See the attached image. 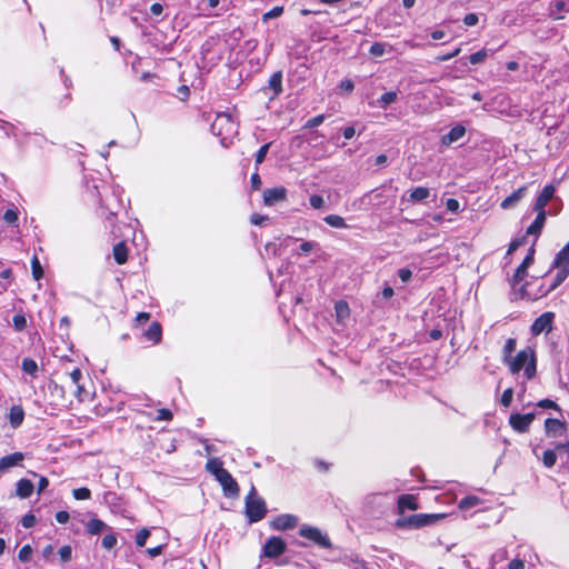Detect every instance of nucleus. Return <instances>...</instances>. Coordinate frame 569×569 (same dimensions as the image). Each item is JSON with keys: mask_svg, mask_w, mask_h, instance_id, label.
Here are the masks:
<instances>
[{"mask_svg": "<svg viewBox=\"0 0 569 569\" xmlns=\"http://www.w3.org/2000/svg\"><path fill=\"white\" fill-rule=\"evenodd\" d=\"M172 419V412L169 409L162 408L158 410V415L156 420H171Z\"/></svg>", "mask_w": 569, "mask_h": 569, "instance_id": "obj_58", "label": "nucleus"}, {"mask_svg": "<svg viewBox=\"0 0 569 569\" xmlns=\"http://www.w3.org/2000/svg\"><path fill=\"white\" fill-rule=\"evenodd\" d=\"M557 452H566L569 460V441L560 442L555 446V449H547L542 455V463L546 468H552L557 461Z\"/></svg>", "mask_w": 569, "mask_h": 569, "instance_id": "obj_11", "label": "nucleus"}, {"mask_svg": "<svg viewBox=\"0 0 569 569\" xmlns=\"http://www.w3.org/2000/svg\"><path fill=\"white\" fill-rule=\"evenodd\" d=\"M86 530L90 535H99L104 530H111V528L108 527V525L102 520L98 518H91L86 525Z\"/></svg>", "mask_w": 569, "mask_h": 569, "instance_id": "obj_22", "label": "nucleus"}, {"mask_svg": "<svg viewBox=\"0 0 569 569\" xmlns=\"http://www.w3.org/2000/svg\"><path fill=\"white\" fill-rule=\"evenodd\" d=\"M537 212L538 213H537L536 219L527 229V234L539 236L543 228V224L546 221V212H541V211H537Z\"/></svg>", "mask_w": 569, "mask_h": 569, "instance_id": "obj_25", "label": "nucleus"}, {"mask_svg": "<svg viewBox=\"0 0 569 569\" xmlns=\"http://www.w3.org/2000/svg\"><path fill=\"white\" fill-rule=\"evenodd\" d=\"M555 268L557 269V273L555 276L552 283L547 289L540 288L537 293L531 295L527 291V288H526L527 286H522L521 290H520L521 298L528 299V300H537L541 297L547 296L552 290H555L558 286H560L569 276V267H565V268L555 267Z\"/></svg>", "mask_w": 569, "mask_h": 569, "instance_id": "obj_4", "label": "nucleus"}, {"mask_svg": "<svg viewBox=\"0 0 569 569\" xmlns=\"http://www.w3.org/2000/svg\"><path fill=\"white\" fill-rule=\"evenodd\" d=\"M269 148H270V143H266V144L261 146L260 149L257 151V153H256V164L257 166L263 162Z\"/></svg>", "mask_w": 569, "mask_h": 569, "instance_id": "obj_50", "label": "nucleus"}, {"mask_svg": "<svg viewBox=\"0 0 569 569\" xmlns=\"http://www.w3.org/2000/svg\"><path fill=\"white\" fill-rule=\"evenodd\" d=\"M323 120H325V116L323 114H318V116L309 119L306 122L305 127L306 128H316V127L320 126L323 122Z\"/></svg>", "mask_w": 569, "mask_h": 569, "instance_id": "obj_56", "label": "nucleus"}, {"mask_svg": "<svg viewBox=\"0 0 569 569\" xmlns=\"http://www.w3.org/2000/svg\"><path fill=\"white\" fill-rule=\"evenodd\" d=\"M206 469H207V471L212 473L216 478H217V475H219L220 470H226L222 467V462L217 458L209 459L206 463Z\"/></svg>", "mask_w": 569, "mask_h": 569, "instance_id": "obj_37", "label": "nucleus"}, {"mask_svg": "<svg viewBox=\"0 0 569 569\" xmlns=\"http://www.w3.org/2000/svg\"><path fill=\"white\" fill-rule=\"evenodd\" d=\"M113 258L118 264H123L128 259V248L124 242H118L113 247Z\"/></svg>", "mask_w": 569, "mask_h": 569, "instance_id": "obj_30", "label": "nucleus"}, {"mask_svg": "<svg viewBox=\"0 0 569 569\" xmlns=\"http://www.w3.org/2000/svg\"><path fill=\"white\" fill-rule=\"evenodd\" d=\"M535 248L531 247L525 257L521 264L516 269V272L512 278V284H517L523 280L527 276V269L533 263Z\"/></svg>", "mask_w": 569, "mask_h": 569, "instance_id": "obj_15", "label": "nucleus"}, {"mask_svg": "<svg viewBox=\"0 0 569 569\" xmlns=\"http://www.w3.org/2000/svg\"><path fill=\"white\" fill-rule=\"evenodd\" d=\"M299 518L295 515L283 513L277 516L271 522L270 526L273 530L284 531L289 529H293L298 526Z\"/></svg>", "mask_w": 569, "mask_h": 569, "instance_id": "obj_10", "label": "nucleus"}, {"mask_svg": "<svg viewBox=\"0 0 569 569\" xmlns=\"http://www.w3.org/2000/svg\"><path fill=\"white\" fill-rule=\"evenodd\" d=\"M393 50L392 46L386 42H375L369 49L372 57H382Z\"/></svg>", "mask_w": 569, "mask_h": 569, "instance_id": "obj_32", "label": "nucleus"}, {"mask_svg": "<svg viewBox=\"0 0 569 569\" xmlns=\"http://www.w3.org/2000/svg\"><path fill=\"white\" fill-rule=\"evenodd\" d=\"M398 98L396 91H388L380 96L375 102V106L380 109H387L389 104L393 103Z\"/></svg>", "mask_w": 569, "mask_h": 569, "instance_id": "obj_28", "label": "nucleus"}, {"mask_svg": "<svg viewBox=\"0 0 569 569\" xmlns=\"http://www.w3.org/2000/svg\"><path fill=\"white\" fill-rule=\"evenodd\" d=\"M512 398H513V390L511 388H508L506 389L503 392H502V396H501V399H500V402L503 407H509L512 402Z\"/></svg>", "mask_w": 569, "mask_h": 569, "instance_id": "obj_51", "label": "nucleus"}, {"mask_svg": "<svg viewBox=\"0 0 569 569\" xmlns=\"http://www.w3.org/2000/svg\"><path fill=\"white\" fill-rule=\"evenodd\" d=\"M34 486L33 483L28 479H20L17 482V496L21 499L29 498L31 493L33 492Z\"/></svg>", "mask_w": 569, "mask_h": 569, "instance_id": "obj_23", "label": "nucleus"}, {"mask_svg": "<svg viewBox=\"0 0 569 569\" xmlns=\"http://www.w3.org/2000/svg\"><path fill=\"white\" fill-rule=\"evenodd\" d=\"M250 182H251L252 189H254V190L260 189L262 182H261V178L258 172L252 173Z\"/></svg>", "mask_w": 569, "mask_h": 569, "instance_id": "obj_62", "label": "nucleus"}, {"mask_svg": "<svg viewBox=\"0 0 569 569\" xmlns=\"http://www.w3.org/2000/svg\"><path fill=\"white\" fill-rule=\"evenodd\" d=\"M537 407L542 409H553V410H560L559 406L550 399H542L536 403Z\"/></svg>", "mask_w": 569, "mask_h": 569, "instance_id": "obj_52", "label": "nucleus"}, {"mask_svg": "<svg viewBox=\"0 0 569 569\" xmlns=\"http://www.w3.org/2000/svg\"><path fill=\"white\" fill-rule=\"evenodd\" d=\"M398 508L401 511H405V510H417L418 509V503H417L416 498L412 495H401L398 498Z\"/></svg>", "mask_w": 569, "mask_h": 569, "instance_id": "obj_26", "label": "nucleus"}, {"mask_svg": "<svg viewBox=\"0 0 569 569\" xmlns=\"http://www.w3.org/2000/svg\"><path fill=\"white\" fill-rule=\"evenodd\" d=\"M565 9H566L565 1H562V0L555 1L549 7V16L556 20L562 19L563 16H560L559 13L562 12Z\"/></svg>", "mask_w": 569, "mask_h": 569, "instance_id": "obj_35", "label": "nucleus"}, {"mask_svg": "<svg viewBox=\"0 0 569 569\" xmlns=\"http://www.w3.org/2000/svg\"><path fill=\"white\" fill-rule=\"evenodd\" d=\"M103 501L110 507H112V511L118 510L119 497L114 492H106L103 496Z\"/></svg>", "mask_w": 569, "mask_h": 569, "instance_id": "obj_40", "label": "nucleus"}, {"mask_svg": "<svg viewBox=\"0 0 569 569\" xmlns=\"http://www.w3.org/2000/svg\"><path fill=\"white\" fill-rule=\"evenodd\" d=\"M466 134V128L461 124H457L450 129L447 134L441 137V143L443 146H450L453 142H457Z\"/></svg>", "mask_w": 569, "mask_h": 569, "instance_id": "obj_18", "label": "nucleus"}, {"mask_svg": "<svg viewBox=\"0 0 569 569\" xmlns=\"http://www.w3.org/2000/svg\"><path fill=\"white\" fill-rule=\"evenodd\" d=\"M286 198L287 189L284 187H274L263 191V203L269 207L286 200Z\"/></svg>", "mask_w": 569, "mask_h": 569, "instance_id": "obj_13", "label": "nucleus"}, {"mask_svg": "<svg viewBox=\"0 0 569 569\" xmlns=\"http://www.w3.org/2000/svg\"><path fill=\"white\" fill-rule=\"evenodd\" d=\"M32 556V548L29 545H24L18 553V558L22 562H28Z\"/></svg>", "mask_w": 569, "mask_h": 569, "instance_id": "obj_46", "label": "nucleus"}, {"mask_svg": "<svg viewBox=\"0 0 569 569\" xmlns=\"http://www.w3.org/2000/svg\"><path fill=\"white\" fill-rule=\"evenodd\" d=\"M310 206L315 209H320L325 204V200L320 194H312L309 199Z\"/></svg>", "mask_w": 569, "mask_h": 569, "instance_id": "obj_54", "label": "nucleus"}, {"mask_svg": "<svg viewBox=\"0 0 569 569\" xmlns=\"http://www.w3.org/2000/svg\"><path fill=\"white\" fill-rule=\"evenodd\" d=\"M323 220L332 228L345 229L348 227L345 222V219L338 214H328L323 218Z\"/></svg>", "mask_w": 569, "mask_h": 569, "instance_id": "obj_34", "label": "nucleus"}, {"mask_svg": "<svg viewBox=\"0 0 569 569\" xmlns=\"http://www.w3.org/2000/svg\"><path fill=\"white\" fill-rule=\"evenodd\" d=\"M267 89L272 91V96L270 97V99L277 98L282 92V72L281 71H277L271 74V77L268 81V87L263 88V91L266 92Z\"/></svg>", "mask_w": 569, "mask_h": 569, "instance_id": "obj_19", "label": "nucleus"}, {"mask_svg": "<svg viewBox=\"0 0 569 569\" xmlns=\"http://www.w3.org/2000/svg\"><path fill=\"white\" fill-rule=\"evenodd\" d=\"M443 517H445L443 513H431V515L418 513V515L410 516L407 519V521H408L409 526H411L413 528H421V527L431 525L435 521H437L438 519H441Z\"/></svg>", "mask_w": 569, "mask_h": 569, "instance_id": "obj_12", "label": "nucleus"}, {"mask_svg": "<svg viewBox=\"0 0 569 569\" xmlns=\"http://www.w3.org/2000/svg\"><path fill=\"white\" fill-rule=\"evenodd\" d=\"M216 479L221 485L226 497L234 498L239 495V486L227 469L220 470Z\"/></svg>", "mask_w": 569, "mask_h": 569, "instance_id": "obj_9", "label": "nucleus"}, {"mask_svg": "<svg viewBox=\"0 0 569 569\" xmlns=\"http://www.w3.org/2000/svg\"><path fill=\"white\" fill-rule=\"evenodd\" d=\"M31 269L36 280H40L43 277V269L37 256L31 259Z\"/></svg>", "mask_w": 569, "mask_h": 569, "instance_id": "obj_38", "label": "nucleus"}, {"mask_svg": "<svg viewBox=\"0 0 569 569\" xmlns=\"http://www.w3.org/2000/svg\"><path fill=\"white\" fill-rule=\"evenodd\" d=\"M516 349V339L509 338L503 346V361H508Z\"/></svg>", "mask_w": 569, "mask_h": 569, "instance_id": "obj_39", "label": "nucleus"}, {"mask_svg": "<svg viewBox=\"0 0 569 569\" xmlns=\"http://www.w3.org/2000/svg\"><path fill=\"white\" fill-rule=\"evenodd\" d=\"M555 313L551 311L540 315L531 325L530 331L532 336H539L543 332L549 333L552 330Z\"/></svg>", "mask_w": 569, "mask_h": 569, "instance_id": "obj_7", "label": "nucleus"}, {"mask_svg": "<svg viewBox=\"0 0 569 569\" xmlns=\"http://www.w3.org/2000/svg\"><path fill=\"white\" fill-rule=\"evenodd\" d=\"M319 247L318 242L316 241H303L301 244H300V252L299 253H302V254H308L309 252L313 251L315 249H317Z\"/></svg>", "mask_w": 569, "mask_h": 569, "instance_id": "obj_49", "label": "nucleus"}, {"mask_svg": "<svg viewBox=\"0 0 569 569\" xmlns=\"http://www.w3.org/2000/svg\"><path fill=\"white\" fill-rule=\"evenodd\" d=\"M478 21H479V18L476 13H468L463 18V22L468 27L476 26L478 23Z\"/></svg>", "mask_w": 569, "mask_h": 569, "instance_id": "obj_59", "label": "nucleus"}, {"mask_svg": "<svg viewBox=\"0 0 569 569\" xmlns=\"http://www.w3.org/2000/svg\"><path fill=\"white\" fill-rule=\"evenodd\" d=\"M487 56H488L487 51L485 49H482V50H479V51L470 54L469 61L471 64H479L485 61Z\"/></svg>", "mask_w": 569, "mask_h": 569, "instance_id": "obj_44", "label": "nucleus"}, {"mask_svg": "<svg viewBox=\"0 0 569 569\" xmlns=\"http://www.w3.org/2000/svg\"><path fill=\"white\" fill-rule=\"evenodd\" d=\"M480 503V499L476 496H467L459 501L461 510H469Z\"/></svg>", "mask_w": 569, "mask_h": 569, "instance_id": "obj_36", "label": "nucleus"}, {"mask_svg": "<svg viewBox=\"0 0 569 569\" xmlns=\"http://www.w3.org/2000/svg\"><path fill=\"white\" fill-rule=\"evenodd\" d=\"M398 276L402 282H408L412 277V272L408 268H402L398 271Z\"/></svg>", "mask_w": 569, "mask_h": 569, "instance_id": "obj_60", "label": "nucleus"}, {"mask_svg": "<svg viewBox=\"0 0 569 569\" xmlns=\"http://www.w3.org/2000/svg\"><path fill=\"white\" fill-rule=\"evenodd\" d=\"M21 525H22L24 528H32V527L36 525V517H34L32 513H28V515H26V516L21 519Z\"/></svg>", "mask_w": 569, "mask_h": 569, "instance_id": "obj_57", "label": "nucleus"}, {"mask_svg": "<svg viewBox=\"0 0 569 569\" xmlns=\"http://www.w3.org/2000/svg\"><path fill=\"white\" fill-rule=\"evenodd\" d=\"M70 379L74 385L80 383V380L82 378V372L79 368H74L70 373Z\"/></svg>", "mask_w": 569, "mask_h": 569, "instance_id": "obj_61", "label": "nucleus"}, {"mask_svg": "<svg viewBox=\"0 0 569 569\" xmlns=\"http://www.w3.org/2000/svg\"><path fill=\"white\" fill-rule=\"evenodd\" d=\"M161 325L157 321H153L149 328L144 331V337L148 341L153 343H158L161 340Z\"/></svg>", "mask_w": 569, "mask_h": 569, "instance_id": "obj_24", "label": "nucleus"}, {"mask_svg": "<svg viewBox=\"0 0 569 569\" xmlns=\"http://www.w3.org/2000/svg\"><path fill=\"white\" fill-rule=\"evenodd\" d=\"M336 317L339 322H345L350 316L349 305L345 300L335 303Z\"/></svg>", "mask_w": 569, "mask_h": 569, "instance_id": "obj_27", "label": "nucleus"}, {"mask_svg": "<svg viewBox=\"0 0 569 569\" xmlns=\"http://www.w3.org/2000/svg\"><path fill=\"white\" fill-rule=\"evenodd\" d=\"M3 220L9 224L16 223L18 221V210L16 208L6 210Z\"/></svg>", "mask_w": 569, "mask_h": 569, "instance_id": "obj_48", "label": "nucleus"}, {"mask_svg": "<svg viewBox=\"0 0 569 569\" xmlns=\"http://www.w3.org/2000/svg\"><path fill=\"white\" fill-rule=\"evenodd\" d=\"M12 322H13V327H14L16 331H19V332L23 331L27 327V319L21 313L14 315Z\"/></svg>", "mask_w": 569, "mask_h": 569, "instance_id": "obj_41", "label": "nucleus"}, {"mask_svg": "<svg viewBox=\"0 0 569 569\" xmlns=\"http://www.w3.org/2000/svg\"><path fill=\"white\" fill-rule=\"evenodd\" d=\"M430 196V189L427 187H417L410 191L409 201L422 202Z\"/></svg>", "mask_w": 569, "mask_h": 569, "instance_id": "obj_31", "label": "nucleus"}, {"mask_svg": "<svg viewBox=\"0 0 569 569\" xmlns=\"http://www.w3.org/2000/svg\"><path fill=\"white\" fill-rule=\"evenodd\" d=\"M244 512L250 523L262 520L267 515V505L262 497L257 493L252 486L244 499Z\"/></svg>", "mask_w": 569, "mask_h": 569, "instance_id": "obj_3", "label": "nucleus"}, {"mask_svg": "<svg viewBox=\"0 0 569 569\" xmlns=\"http://www.w3.org/2000/svg\"><path fill=\"white\" fill-rule=\"evenodd\" d=\"M283 13V7H274L268 12L263 13L262 21L267 22L270 19L278 18Z\"/></svg>", "mask_w": 569, "mask_h": 569, "instance_id": "obj_45", "label": "nucleus"}, {"mask_svg": "<svg viewBox=\"0 0 569 569\" xmlns=\"http://www.w3.org/2000/svg\"><path fill=\"white\" fill-rule=\"evenodd\" d=\"M545 430L548 437H562L567 431V425L559 419L548 418L545 421Z\"/></svg>", "mask_w": 569, "mask_h": 569, "instance_id": "obj_14", "label": "nucleus"}, {"mask_svg": "<svg viewBox=\"0 0 569 569\" xmlns=\"http://www.w3.org/2000/svg\"><path fill=\"white\" fill-rule=\"evenodd\" d=\"M102 547L110 550L117 545V537L114 533H108L102 538Z\"/></svg>", "mask_w": 569, "mask_h": 569, "instance_id": "obj_47", "label": "nucleus"}, {"mask_svg": "<svg viewBox=\"0 0 569 569\" xmlns=\"http://www.w3.org/2000/svg\"><path fill=\"white\" fill-rule=\"evenodd\" d=\"M508 569H525V562L520 559H513L509 562Z\"/></svg>", "mask_w": 569, "mask_h": 569, "instance_id": "obj_64", "label": "nucleus"}, {"mask_svg": "<svg viewBox=\"0 0 569 569\" xmlns=\"http://www.w3.org/2000/svg\"><path fill=\"white\" fill-rule=\"evenodd\" d=\"M299 535L302 538H306L316 545H318L321 548L325 549H331L332 543L328 537L327 533L322 532L319 528L310 526V525H302L299 529Z\"/></svg>", "mask_w": 569, "mask_h": 569, "instance_id": "obj_5", "label": "nucleus"}, {"mask_svg": "<svg viewBox=\"0 0 569 569\" xmlns=\"http://www.w3.org/2000/svg\"><path fill=\"white\" fill-rule=\"evenodd\" d=\"M287 550L286 541L277 536L267 539L262 548V556L266 558L274 559L280 557Z\"/></svg>", "mask_w": 569, "mask_h": 569, "instance_id": "obj_6", "label": "nucleus"}, {"mask_svg": "<svg viewBox=\"0 0 569 569\" xmlns=\"http://www.w3.org/2000/svg\"><path fill=\"white\" fill-rule=\"evenodd\" d=\"M552 267H569V242L556 254Z\"/></svg>", "mask_w": 569, "mask_h": 569, "instance_id": "obj_29", "label": "nucleus"}, {"mask_svg": "<svg viewBox=\"0 0 569 569\" xmlns=\"http://www.w3.org/2000/svg\"><path fill=\"white\" fill-rule=\"evenodd\" d=\"M505 363L508 365L510 372L513 375L523 369V376L527 380H531L537 373L536 352L531 347L520 350Z\"/></svg>", "mask_w": 569, "mask_h": 569, "instance_id": "obj_1", "label": "nucleus"}, {"mask_svg": "<svg viewBox=\"0 0 569 569\" xmlns=\"http://www.w3.org/2000/svg\"><path fill=\"white\" fill-rule=\"evenodd\" d=\"M527 192V187H520L515 190L510 196H508L501 203L500 207L502 209H511L517 206V203L525 197Z\"/></svg>", "mask_w": 569, "mask_h": 569, "instance_id": "obj_20", "label": "nucleus"}, {"mask_svg": "<svg viewBox=\"0 0 569 569\" xmlns=\"http://www.w3.org/2000/svg\"><path fill=\"white\" fill-rule=\"evenodd\" d=\"M24 459L22 452H13L11 455H7L0 458V475L8 471L10 468L20 465V462Z\"/></svg>", "mask_w": 569, "mask_h": 569, "instance_id": "obj_17", "label": "nucleus"}, {"mask_svg": "<svg viewBox=\"0 0 569 569\" xmlns=\"http://www.w3.org/2000/svg\"><path fill=\"white\" fill-rule=\"evenodd\" d=\"M536 412H528L526 415L521 413H511L509 417L510 427L520 433H525L529 431L530 425L535 420Z\"/></svg>", "mask_w": 569, "mask_h": 569, "instance_id": "obj_8", "label": "nucleus"}, {"mask_svg": "<svg viewBox=\"0 0 569 569\" xmlns=\"http://www.w3.org/2000/svg\"><path fill=\"white\" fill-rule=\"evenodd\" d=\"M211 131L214 136L220 137L221 143L226 146L238 133V124L231 114L221 112L213 120Z\"/></svg>", "mask_w": 569, "mask_h": 569, "instance_id": "obj_2", "label": "nucleus"}, {"mask_svg": "<svg viewBox=\"0 0 569 569\" xmlns=\"http://www.w3.org/2000/svg\"><path fill=\"white\" fill-rule=\"evenodd\" d=\"M355 88L353 82L350 79H345L340 82V89L346 92H351Z\"/></svg>", "mask_w": 569, "mask_h": 569, "instance_id": "obj_63", "label": "nucleus"}, {"mask_svg": "<svg viewBox=\"0 0 569 569\" xmlns=\"http://www.w3.org/2000/svg\"><path fill=\"white\" fill-rule=\"evenodd\" d=\"M21 369L32 378H37L39 373L38 363L31 358H24L21 362Z\"/></svg>", "mask_w": 569, "mask_h": 569, "instance_id": "obj_33", "label": "nucleus"}, {"mask_svg": "<svg viewBox=\"0 0 569 569\" xmlns=\"http://www.w3.org/2000/svg\"><path fill=\"white\" fill-rule=\"evenodd\" d=\"M72 495L77 500H87L91 498V491L86 487L73 489Z\"/></svg>", "mask_w": 569, "mask_h": 569, "instance_id": "obj_42", "label": "nucleus"}, {"mask_svg": "<svg viewBox=\"0 0 569 569\" xmlns=\"http://www.w3.org/2000/svg\"><path fill=\"white\" fill-rule=\"evenodd\" d=\"M555 194V187L552 184H547L540 194L537 197L533 210L535 211H541L546 212L545 208L547 203L553 198Z\"/></svg>", "mask_w": 569, "mask_h": 569, "instance_id": "obj_16", "label": "nucleus"}, {"mask_svg": "<svg viewBox=\"0 0 569 569\" xmlns=\"http://www.w3.org/2000/svg\"><path fill=\"white\" fill-rule=\"evenodd\" d=\"M150 536V530L147 529V528H143L141 530H139L136 535V545L138 547H143L147 542V539L149 538Z\"/></svg>", "mask_w": 569, "mask_h": 569, "instance_id": "obj_43", "label": "nucleus"}, {"mask_svg": "<svg viewBox=\"0 0 569 569\" xmlns=\"http://www.w3.org/2000/svg\"><path fill=\"white\" fill-rule=\"evenodd\" d=\"M24 419V410L21 406H12L9 412V421L12 428H18Z\"/></svg>", "mask_w": 569, "mask_h": 569, "instance_id": "obj_21", "label": "nucleus"}, {"mask_svg": "<svg viewBox=\"0 0 569 569\" xmlns=\"http://www.w3.org/2000/svg\"><path fill=\"white\" fill-rule=\"evenodd\" d=\"M59 556H60V559L62 562H68L71 560V556H72V549L70 546H62L60 549H59Z\"/></svg>", "mask_w": 569, "mask_h": 569, "instance_id": "obj_53", "label": "nucleus"}, {"mask_svg": "<svg viewBox=\"0 0 569 569\" xmlns=\"http://www.w3.org/2000/svg\"><path fill=\"white\" fill-rule=\"evenodd\" d=\"M446 208L448 211L457 213L460 208L459 201L457 199L449 198L446 200Z\"/></svg>", "mask_w": 569, "mask_h": 569, "instance_id": "obj_55", "label": "nucleus"}]
</instances>
